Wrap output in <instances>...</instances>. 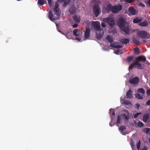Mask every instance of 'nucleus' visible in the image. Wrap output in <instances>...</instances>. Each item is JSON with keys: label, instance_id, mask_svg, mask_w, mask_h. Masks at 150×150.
Masks as SVG:
<instances>
[{"label": "nucleus", "instance_id": "nucleus-1", "mask_svg": "<svg viewBox=\"0 0 150 150\" xmlns=\"http://www.w3.org/2000/svg\"><path fill=\"white\" fill-rule=\"evenodd\" d=\"M70 1H57L55 3V7L54 8V14L57 16H59L61 15L60 10L58 8L59 6V3H63V6L66 7L70 3Z\"/></svg>", "mask_w": 150, "mask_h": 150}, {"label": "nucleus", "instance_id": "nucleus-2", "mask_svg": "<svg viewBox=\"0 0 150 150\" xmlns=\"http://www.w3.org/2000/svg\"><path fill=\"white\" fill-rule=\"evenodd\" d=\"M103 20L104 22H107L111 28L113 27L115 24L113 18L111 17L105 18L103 19Z\"/></svg>", "mask_w": 150, "mask_h": 150}, {"label": "nucleus", "instance_id": "nucleus-3", "mask_svg": "<svg viewBox=\"0 0 150 150\" xmlns=\"http://www.w3.org/2000/svg\"><path fill=\"white\" fill-rule=\"evenodd\" d=\"M137 35L139 38L143 39L146 38L148 35H149L148 33L143 30L138 31Z\"/></svg>", "mask_w": 150, "mask_h": 150}, {"label": "nucleus", "instance_id": "nucleus-4", "mask_svg": "<svg viewBox=\"0 0 150 150\" xmlns=\"http://www.w3.org/2000/svg\"><path fill=\"white\" fill-rule=\"evenodd\" d=\"M126 22L125 19L122 18H120L117 22L118 25L120 28L125 27L126 25Z\"/></svg>", "mask_w": 150, "mask_h": 150}, {"label": "nucleus", "instance_id": "nucleus-5", "mask_svg": "<svg viewBox=\"0 0 150 150\" xmlns=\"http://www.w3.org/2000/svg\"><path fill=\"white\" fill-rule=\"evenodd\" d=\"M122 8V6L121 5L114 6L112 7V12L114 13H117L120 11Z\"/></svg>", "mask_w": 150, "mask_h": 150}, {"label": "nucleus", "instance_id": "nucleus-6", "mask_svg": "<svg viewBox=\"0 0 150 150\" xmlns=\"http://www.w3.org/2000/svg\"><path fill=\"white\" fill-rule=\"evenodd\" d=\"M92 25L96 31H98L101 30L100 23L99 22H94L92 23Z\"/></svg>", "mask_w": 150, "mask_h": 150}, {"label": "nucleus", "instance_id": "nucleus-7", "mask_svg": "<svg viewBox=\"0 0 150 150\" xmlns=\"http://www.w3.org/2000/svg\"><path fill=\"white\" fill-rule=\"evenodd\" d=\"M99 10L100 8L98 5H94L93 8V13L96 17H98L100 13Z\"/></svg>", "mask_w": 150, "mask_h": 150}, {"label": "nucleus", "instance_id": "nucleus-8", "mask_svg": "<svg viewBox=\"0 0 150 150\" xmlns=\"http://www.w3.org/2000/svg\"><path fill=\"white\" fill-rule=\"evenodd\" d=\"M128 12L129 14L132 15H136L137 11L132 6L130 7L128 9Z\"/></svg>", "mask_w": 150, "mask_h": 150}, {"label": "nucleus", "instance_id": "nucleus-9", "mask_svg": "<svg viewBox=\"0 0 150 150\" xmlns=\"http://www.w3.org/2000/svg\"><path fill=\"white\" fill-rule=\"evenodd\" d=\"M77 10V8L74 5L71 6L69 8V11L70 13L73 14Z\"/></svg>", "mask_w": 150, "mask_h": 150}, {"label": "nucleus", "instance_id": "nucleus-10", "mask_svg": "<svg viewBox=\"0 0 150 150\" xmlns=\"http://www.w3.org/2000/svg\"><path fill=\"white\" fill-rule=\"evenodd\" d=\"M139 81V78L138 77H135L132 79H131L129 81V82L132 84H136Z\"/></svg>", "mask_w": 150, "mask_h": 150}, {"label": "nucleus", "instance_id": "nucleus-11", "mask_svg": "<svg viewBox=\"0 0 150 150\" xmlns=\"http://www.w3.org/2000/svg\"><path fill=\"white\" fill-rule=\"evenodd\" d=\"M137 61L138 62H144L146 61V58L144 56H139L136 58Z\"/></svg>", "mask_w": 150, "mask_h": 150}, {"label": "nucleus", "instance_id": "nucleus-12", "mask_svg": "<svg viewBox=\"0 0 150 150\" xmlns=\"http://www.w3.org/2000/svg\"><path fill=\"white\" fill-rule=\"evenodd\" d=\"M129 26L127 25L126 27L125 26L123 28H121L120 29L122 31L124 32L127 34H129Z\"/></svg>", "mask_w": 150, "mask_h": 150}, {"label": "nucleus", "instance_id": "nucleus-13", "mask_svg": "<svg viewBox=\"0 0 150 150\" xmlns=\"http://www.w3.org/2000/svg\"><path fill=\"white\" fill-rule=\"evenodd\" d=\"M90 33V29L89 28H86L84 33V36L86 38H89Z\"/></svg>", "mask_w": 150, "mask_h": 150}, {"label": "nucleus", "instance_id": "nucleus-14", "mask_svg": "<svg viewBox=\"0 0 150 150\" xmlns=\"http://www.w3.org/2000/svg\"><path fill=\"white\" fill-rule=\"evenodd\" d=\"M49 17L50 20L52 21L56 20V19L54 18L52 11H50L49 12Z\"/></svg>", "mask_w": 150, "mask_h": 150}, {"label": "nucleus", "instance_id": "nucleus-15", "mask_svg": "<svg viewBox=\"0 0 150 150\" xmlns=\"http://www.w3.org/2000/svg\"><path fill=\"white\" fill-rule=\"evenodd\" d=\"M135 67L138 69H142V67L141 64L139 63V62L136 61L134 62Z\"/></svg>", "mask_w": 150, "mask_h": 150}, {"label": "nucleus", "instance_id": "nucleus-16", "mask_svg": "<svg viewBox=\"0 0 150 150\" xmlns=\"http://www.w3.org/2000/svg\"><path fill=\"white\" fill-rule=\"evenodd\" d=\"M149 117V113L144 114L143 117V121L144 122H146Z\"/></svg>", "mask_w": 150, "mask_h": 150}, {"label": "nucleus", "instance_id": "nucleus-17", "mask_svg": "<svg viewBox=\"0 0 150 150\" xmlns=\"http://www.w3.org/2000/svg\"><path fill=\"white\" fill-rule=\"evenodd\" d=\"M125 129V126L123 125L120 126V128H119V129L120 131V132L123 135H125L126 134V132L124 131V130Z\"/></svg>", "mask_w": 150, "mask_h": 150}, {"label": "nucleus", "instance_id": "nucleus-18", "mask_svg": "<svg viewBox=\"0 0 150 150\" xmlns=\"http://www.w3.org/2000/svg\"><path fill=\"white\" fill-rule=\"evenodd\" d=\"M122 44H127L129 42V40L128 38H123L120 40Z\"/></svg>", "mask_w": 150, "mask_h": 150}, {"label": "nucleus", "instance_id": "nucleus-19", "mask_svg": "<svg viewBox=\"0 0 150 150\" xmlns=\"http://www.w3.org/2000/svg\"><path fill=\"white\" fill-rule=\"evenodd\" d=\"M127 98H131L132 96V92L131 90H128L126 93Z\"/></svg>", "mask_w": 150, "mask_h": 150}, {"label": "nucleus", "instance_id": "nucleus-20", "mask_svg": "<svg viewBox=\"0 0 150 150\" xmlns=\"http://www.w3.org/2000/svg\"><path fill=\"white\" fill-rule=\"evenodd\" d=\"M73 18L76 23H79L80 21V17L79 16L75 15L73 17Z\"/></svg>", "mask_w": 150, "mask_h": 150}, {"label": "nucleus", "instance_id": "nucleus-21", "mask_svg": "<svg viewBox=\"0 0 150 150\" xmlns=\"http://www.w3.org/2000/svg\"><path fill=\"white\" fill-rule=\"evenodd\" d=\"M148 25V23L147 21H144L142 22L139 24V25L141 26L146 27Z\"/></svg>", "mask_w": 150, "mask_h": 150}, {"label": "nucleus", "instance_id": "nucleus-22", "mask_svg": "<svg viewBox=\"0 0 150 150\" xmlns=\"http://www.w3.org/2000/svg\"><path fill=\"white\" fill-rule=\"evenodd\" d=\"M107 40L110 43H111L113 42V38L110 37L109 35H108L106 37Z\"/></svg>", "mask_w": 150, "mask_h": 150}, {"label": "nucleus", "instance_id": "nucleus-23", "mask_svg": "<svg viewBox=\"0 0 150 150\" xmlns=\"http://www.w3.org/2000/svg\"><path fill=\"white\" fill-rule=\"evenodd\" d=\"M123 103L125 105L128 106H129L131 105V103L130 101L126 100L123 101Z\"/></svg>", "mask_w": 150, "mask_h": 150}, {"label": "nucleus", "instance_id": "nucleus-24", "mask_svg": "<svg viewBox=\"0 0 150 150\" xmlns=\"http://www.w3.org/2000/svg\"><path fill=\"white\" fill-rule=\"evenodd\" d=\"M141 21L142 20L141 19L137 18L133 20V22L134 23H138L141 22Z\"/></svg>", "mask_w": 150, "mask_h": 150}, {"label": "nucleus", "instance_id": "nucleus-25", "mask_svg": "<svg viewBox=\"0 0 150 150\" xmlns=\"http://www.w3.org/2000/svg\"><path fill=\"white\" fill-rule=\"evenodd\" d=\"M130 139L131 140L130 144L132 149L134 150V146L135 145V142L133 141V140L132 139Z\"/></svg>", "mask_w": 150, "mask_h": 150}, {"label": "nucleus", "instance_id": "nucleus-26", "mask_svg": "<svg viewBox=\"0 0 150 150\" xmlns=\"http://www.w3.org/2000/svg\"><path fill=\"white\" fill-rule=\"evenodd\" d=\"M47 1H38V4L39 6H42Z\"/></svg>", "mask_w": 150, "mask_h": 150}, {"label": "nucleus", "instance_id": "nucleus-27", "mask_svg": "<svg viewBox=\"0 0 150 150\" xmlns=\"http://www.w3.org/2000/svg\"><path fill=\"white\" fill-rule=\"evenodd\" d=\"M48 3L50 7H51L53 6L55 3L53 2V1H48Z\"/></svg>", "mask_w": 150, "mask_h": 150}, {"label": "nucleus", "instance_id": "nucleus-28", "mask_svg": "<svg viewBox=\"0 0 150 150\" xmlns=\"http://www.w3.org/2000/svg\"><path fill=\"white\" fill-rule=\"evenodd\" d=\"M112 5L111 4H108L106 8L107 9V10L108 11H112Z\"/></svg>", "mask_w": 150, "mask_h": 150}, {"label": "nucleus", "instance_id": "nucleus-29", "mask_svg": "<svg viewBox=\"0 0 150 150\" xmlns=\"http://www.w3.org/2000/svg\"><path fill=\"white\" fill-rule=\"evenodd\" d=\"M137 91L138 93H141L142 94L145 93V91L142 88H139L138 89Z\"/></svg>", "mask_w": 150, "mask_h": 150}, {"label": "nucleus", "instance_id": "nucleus-30", "mask_svg": "<svg viewBox=\"0 0 150 150\" xmlns=\"http://www.w3.org/2000/svg\"><path fill=\"white\" fill-rule=\"evenodd\" d=\"M79 31V30L78 29H74L73 31V33L74 35L75 36H77L78 35V34H77V33Z\"/></svg>", "mask_w": 150, "mask_h": 150}, {"label": "nucleus", "instance_id": "nucleus-31", "mask_svg": "<svg viewBox=\"0 0 150 150\" xmlns=\"http://www.w3.org/2000/svg\"><path fill=\"white\" fill-rule=\"evenodd\" d=\"M110 113L112 115H115V111L114 109L110 108L109 110Z\"/></svg>", "mask_w": 150, "mask_h": 150}, {"label": "nucleus", "instance_id": "nucleus-32", "mask_svg": "<svg viewBox=\"0 0 150 150\" xmlns=\"http://www.w3.org/2000/svg\"><path fill=\"white\" fill-rule=\"evenodd\" d=\"M134 59V57L133 56H129L127 58V60L128 62H131Z\"/></svg>", "mask_w": 150, "mask_h": 150}, {"label": "nucleus", "instance_id": "nucleus-33", "mask_svg": "<svg viewBox=\"0 0 150 150\" xmlns=\"http://www.w3.org/2000/svg\"><path fill=\"white\" fill-rule=\"evenodd\" d=\"M136 97L140 99H143V97L139 93H137L135 95Z\"/></svg>", "mask_w": 150, "mask_h": 150}, {"label": "nucleus", "instance_id": "nucleus-34", "mask_svg": "<svg viewBox=\"0 0 150 150\" xmlns=\"http://www.w3.org/2000/svg\"><path fill=\"white\" fill-rule=\"evenodd\" d=\"M123 116L124 117V119L126 120H127L129 119V117L128 115H127L125 114L124 113L122 114Z\"/></svg>", "mask_w": 150, "mask_h": 150}, {"label": "nucleus", "instance_id": "nucleus-35", "mask_svg": "<svg viewBox=\"0 0 150 150\" xmlns=\"http://www.w3.org/2000/svg\"><path fill=\"white\" fill-rule=\"evenodd\" d=\"M137 125L139 127H142L144 126V124L141 122H139L137 124Z\"/></svg>", "mask_w": 150, "mask_h": 150}, {"label": "nucleus", "instance_id": "nucleus-36", "mask_svg": "<svg viewBox=\"0 0 150 150\" xmlns=\"http://www.w3.org/2000/svg\"><path fill=\"white\" fill-rule=\"evenodd\" d=\"M121 120V118L120 115H118L117 116V124H120V121Z\"/></svg>", "mask_w": 150, "mask_h": 150}, {"label": "nucleus", "instance_id": "nucleus-37", "mask_svg": "<svg viewBox=\"0 0 150 150\" xmlns=\"http://www.w3.org/2000/svg\"><path fill=\"white\" fill-rule=\"evenodd\" d=\"M141 144V143L140 141L139 140V141L137 145V149L138 150H139L140 149Z\"/></svg>", "mask_w": 150, "mask_h": 150}, {"label": "nucleus", "instance_id": "nucleus-38", "mask_svg": "<svg viewBox=\"0 0 150 150\" xmlns=\"http://www.w3.org/2000/svg\"><path fill=\"white\" fill-rule=\"evenodd\" d=\"M150 131V129L149 128H146L144 129V132H146V134H148Z\"/></svg>", "mask_w": 150, "mask_h": 150}, {"label": "nucleus", "instance_id": "nucleus-39", "mask_svg": "<svg viewBox=\"0 0 150 150\" xmlns=\"http://www.w3.org/2000/svg\"><path fill=\"white\" fill-rule=\"evenodd\" d=\"M134 67H135L134 63V64H132L131 65L129 66V69H131Z\"/></svg>", "mask_w": 150, "mask_h": 150}, {"label": "nucleus", "instance_id": "nucleus-40", "mask_svg": "<svg viewBox=\"0 0 150 150\" xmlns=\"http://www.w3.org/2000/svg\"><path fill=\"white\" fill-rule=\"evenodd\" d=\"M96 37L98 39H100L102 38V35H97Z\"/></svg>", "mask_w": 150, "mask_h": 150}, {"label": "nucleus", "instance_id": "nucleus-41", "mask_svg": "<svg viewBox=\"0 0 150 150\" xmlns=\"http://www.w3.org/2000/svg\"><path fill=\"white\" fill-rule=\"evenodd\" d=\"M141 114L140 113H136V114H135L134 115V117L135 118H137L138 116Z\"/></svg>", "mask_w": 150, "mask_h": 150}, {"label": "nucleus", "instance_id": "nucleus-42", "mask_svg": "<svg viewBox=\"0 0 150 150\" xmlns=\"http://www.w3.org/2000/svg\"><path fill=\"white\" fill-rule=\"evenodd\" d=\"M120 52V50H119L117 49L116 51H114V53L115 54H119V53Z\"/></svg>", "mask_w": 150, "mask_h": 150}, {"label": "nucleus", "instance_id": "nucleus-43", "mask_svg": "<svg viewBox=\"0 0 150 150\" xmlns=\"http://www.w3.org/2000/svg\"><path fill=\"white\" fill-rule=\"evenodd\" d=\"M134 51L136 52H138L139 51V50L138 47H135L134 49Z\"/></svg>", "mask_w": 150, "mask_h": 150}, {"label": "nucleus", "instance_id": "nucleus-44", "mask_svg": "<svg viewBox=\"0 0 150 150\" xmlns=\"http://www.w3.org/2000/svg\"><path fill=\"white\" fill-rule=\"evenodd\" d=\"M122 47V46L119 45H116V46L115 47V48H121Z\"/></svg>", "mask_w": 150, "mask_h": 150}, {"label": "nucleus", "instance_id": "nucleus-45", "mask_svg": "<svg viewBox=\"0 0 150 150\" xmlns=\"http://www.w3.org/2000/svg\"><path fill=\"white\" fill-rule=\"evenodd\" d=\"M78 26V24L76 23L74 24L73 25V27L74 28H76Z\"/></svg>", "mask_w": 150, "mask_h": 150}, {"label": "nucleus", "instance_id": "nucleus-46", "mask_svg": "<svg viewBox=\"0 0 150 150\" xmlns=\"http://www.w3.org/2000/svg\"><path fill=\"white\" fill-rule=\"evenodd\" d=\"M147 94L148 95H150V90H148L146 92Z\"/></svg>", "mask_w": 150, "mask_h": 150}, {"label": "nucleus", "instance_id": "nucleus-47", "mask_svg": "<svg viewBox=\"0 0 150 150\" xmlns=\"http://www.w3.org/2000/svg\"><path fill=\"white\" fill-rule=\"evenodd\" d=\"M101 26L103 28H105L106 26V25L104 23H101Z\"/></svg>", "mask_w": 150, "mask_h": 150}, {"label": "nucleus", "instance_id": "nucleus-48", "mask_svg": "<svg viewBox=\"0 0 150 150\" xmlns=\"http://www.w3.org/2000/svg\"><path fill=\"white\" fill-rule=\"evenodd\" d=\"M126 1L127 2L129 3H131L132 2H133L134 1Z\"/></svg>", "mask_w": 150, "mask_h": 150}, {"label": "nucleus", "instance_id": "nucleus-49", "mask_svg": "<svg viewBox=\"0 0 150 150\" xmlns=\"http://www.w3.org/2000/svg\"><path fill=\"white\" fill-rule=\"evenodd\" d=\"M69 32L68 31L66 33H62V34H63L66 37H67V35L68 34V33H69Z\"/></svg>", "mask_w": 150, "mask_h": 150}, {"label": "nucleus", "instance_id": "nucleus-50", "mask_svg": "<svg viewBox=\"0 0 150 150\" xmlns=\"http://www.w3.org/2000/svg\"><path fill=\"white\" fill-rule=\"evenodd\" d=\"M116 46V45H115V44H111L110 45V46H111V47H112L114 48H115V47Z\"/></svg>", "mask_w": 150, "mask_h": 150}, {"label": "nucleus", "instance_id": "nucleus-51", "mask_svg": "<svg viewBox=\"0 0 150 150\" xmlns=\"http://www.w3.org/2000/svg\"><path fill=\"white\" fill-rule=\"evenodd\" d=\"M146 104L148 105H150V100H148L146 103Z\"/></svg>", "mask_w": 150, "mask_h": 150}, {"label": "nucleus", "instance_id": "nucleus-52", "mask_svg": "<svg viewBox=\"0 0 150 150\" xmlns=\"http://www.w3.org/2000/svg\"><path fill=\"white\" fill-rule=\"evenodd\" d=\"M139 5L142 7H144L145 6V5L142 3H140L139 4Z\"/></svg>", "mask_w": 150, "mask_h": 150}, {"label": "nucleus", "instance_id": "nucleus-53", "mask_svg": "<svg viewBox=\"0 0 150 150\" xmlns=\"http://www.w3.org/2000/svg\"><path fill=\"white\" fill-rule=\"evenodd\" d=\"M136 107L138 109H139L140 107V105L139 103H137L136 104Z\"/></svg>", "mask_w": 150, "mask_h": 150}, {"label": "nucleus", "instance_id": "nucleus-54", "mask_svg": "<svg viewBox=\"0 0 150 150\" xmlns=\"http://www.w3.org/2000/svg\"><path fill=\"white\" fill-rule=\"evenodd\" d=\"M145 63L147 64H149V62H148V61L147 60H146V61H145Z\"/></svg>", "mask_w": 150, "mask_h": 150}, {"label": "nucleus", "instance_id": "nucleus-55", "mask_svg": "<svg viewBox=\"0 0 150 150\" xmlns=\"http://www.w3.org/2000/svg\"><path fill=\"white\" fill-rule=\"evenodd\" d=\"M147 3L149 5V6L150 7V1H148Z\"/></svg>", "mask_w": 150, "mask_h": 150}, {"label": "nucleus", "instance_id": "nucleus-56", "mask_svg": "<svg viewBox=\"0 0 150 150\" xmlns=\"http://www.w3.org/2000/svg\"><path fill=\"white\" fill-rule=\"evenodd\" d=\"M76 39L79 41H80L81 40V39L78 37L76 38Z\"/></svg>", "mask_w": 150, "mask_h": 150}, {"label": "nucleus", "instance_id": "nucleus-57", "mask_svg": "<svg viewBox=\"0 0 150 150\" xmlns=\"http://www.w3.org/2000/svg\"><path fill=\"white\" fill-rule=\"evenodd\" d=\"M125 112L127 113V115H129V113L128 110H126Z\"/></svg>", "mask_w": 150, "mask_h": 150}, {"label": "nucleus", "instance_id": "nucleus-58", "mask_svg": "<svg viewBox=\"0 0 150 150\" xmlns=\"http://www.w3.org/2000/svg\"><path fill=\"white\" fill-rule=\"evenodd\" d=\"M125 112L127 113V115H129V113L128 110H126Z\"/></svg>", "mask_w": 150, "mask_h": 150}, {"label": "nucleus", "instance_id": "nucleus-59", "mask_svg": "<svg viewBox=\"0 0 150 150\" xmlns=\"http://www.w3.org/2000/svg\"><path fill=\"white\" fill-rule=\"evenodd\" d=\"M59 32H60V33H62V31H60V30H59Z\"/></svg>", "mask_w": 150, "mask_h": 150}, {"label": "nucleus", "instance_id": "nucleus-60", "mask_svg": "<svg viewBox=\"0 0 150 150\" xmlns=\"http://www.w3.org/2000/svg\"><path fill=\"white\" fill-rule=\"evenodd\" d=\"M110 126H112V125H111V124H110Z\"/></svg>", "mask_w": 150, "mask_h": 150}, {"label": "nucleus", "instance_id": "nucleus-61", "mask_svg": "<svg viewBox=\"0 0 150 150\" xmlns=\"http://www.w3.org/2000/svg\"><path fill=\"white\" fill-rule=\"evenodd\" d=\"M135 40V39H134L133 40V41H135L134 40Z\"/></svg>", "mask_w": 150, "mask_h": 150}, {"label": "nucleus", "instance_id": "nucleus-62", "mask_svg": "<svg viewBox=\"0 0 150 150\" xmlns=\"http://www.w3.org/2000/svg\"><path fill=\"white\" fill-rule=\"evenodd\" d=\"M67 38H69L67 36V37H66Z\"/></svg>", "mask_w": 150, "mask_h": 150}]
</instances>
